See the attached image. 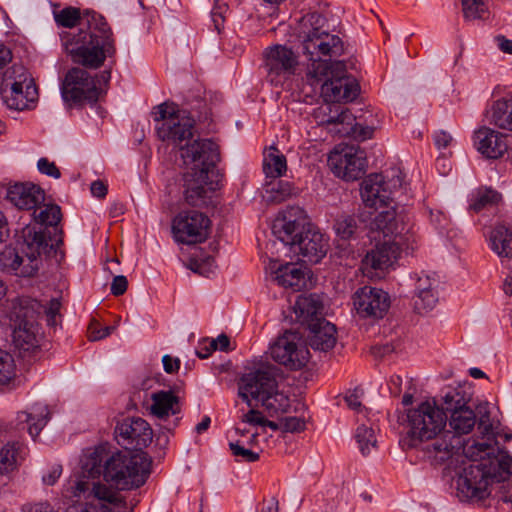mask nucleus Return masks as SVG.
Returning <instances> with one entry per match:
<instances>
[{
  "instance_id": "f257e3e1",
  "label": "nucleus",
  "mask_w": 512,
  "mask_h": 512,
  "mask_svg": "<svg viewBox=\"0 0 512 512\" xmlns=\"http://www.w3.org/2000/svg\"><path fill=\"white\" fill-rule=\"evenodd\" d=\"M53 15L58 26L73 28L81 23L87 26V30L80 29L77 33L65 31L60 34L62 47L74 63L97 69L106 58L115 56L113 31L102 15L86 11L81 16L80 10L71 6L54 11Z\"/></svg>"
},
{
  "instance_id": "f03ea898",
  "label": "nucleus",
  "mask_w": 512,
  "mask_h": 512,
  "mask_svg": "<svg viewBox=\"0 0 512 512\" xmlns=\"http://www.w3.org/2000/svg\"><path fill=\"white\" fill-rule=\"evenodd\" d=\"M150 466L151 459L144 452L119 451L109 455L99 447L82 460L80 474L70 479L66 492L80 498L101 475L119 490L139 488L149 477Z\"/></svg>"
},
{
  "instance_id": "7ed1b4c3",
  "label": "nucleus",
  "mask_w": 512,
  "mask_h": 512,
  "mask_svg": "<svg viewBox=\"0 0 512 512\" xmlns=\"http://www.w3.org/2000/svg\"><path fill=\"white\" fill-rule=\"evenodd\" d=\"M496 449L492 443L475 442L468 447L467 455L479 459L462 468L456 478L457 497L461 501L480 502L486 499L493 482L507 480L512 474V456L505 450Z\"/></svg>"
},
{
  "instance_id": "20e7f679",
  "label": "nucleus",
  "mask_w": 512,
  "mask_h": 512,
  "mask_svg": "<svg viewBox=\"0 0 512 512\" xmlns=\"http://www.w3.org/2000/svg\"><path fill=\"white\" fill-rule=\"evenodd\" d=\"M272 231L304 263H319L328 251V239L308 221L301 207L284 210L274 220Z\"/></svg>"
},
{
  "instance_id": "39448f33",
  "label": "nucleus",
  "mask_w": 512,
  "mask_h": 512,
  "mask_svg": "<svg viewBox=\"0 0 512 512\" xmlns=\"http://www.w3.org/2000/svg\"><path fill=\"white\" fill-rule=\"evenodd\" d=\"M218 146L212 140H198L182 152V160L190 169L184 174V199L188 205H208L213 188L208 186L209 172L219 161Z\"/></svg>"
},
{
  "instance_id": "423d86ee",
  "label": "nucleus",
  "mask_w": 512,
  "mask_h": 512,
  "mask_svg": "<svg viewBox=\"0 0 512 512\" xmlns=\"http://www.w3.org/2000/svg\"><path fill=\"white\" fill-rule=\"evenodd\" d=\"M307 83L320 94L326 103L353 101L359 93L356 80L347 75L343 61L315 62L308 64L306 72Z\"/></svg>"
},
{
  "instance_id": "0eeeda50",
  "label": "nucleus",
  "mask_w": 512,
  "mask_h": 512,
  "mask_svg": "<svg viewBox=\"0 0 512 512\" xmlns=\"http://www.w3.org/2000/svg\"><path fill=\"white\" fill-rule=\"evenodd\" d=\"M198 108H203L204 111H196L192 109L187 112L186 110L176 109L173 103H163L157 106V111L154 113V120L159 124L156 127L157 135L162 141L169 142L180 150V157L186 148H190L195 141L189 142L193 136V128L196 118L199 121H207L210 118L209 110L206 104L199 101Z\"/></svg>"
},
{
  "instance_id": "6e6552de",
  "label": "nucleus",
  "mask_w": 512,
  "mask_h": 512,
  "mask_svg": "<svg viewBox=\"0 0 512 512\" xmlns=\"http://www.w3.org/2000/svg\"><path fill=\"white\" fill-rule=\"evenodd\" d=\"M23 241L16 246H6L0 252V270L22 277L32 276L36 270V260L41 253L46 252L48 241L42 231L30 224L22 229Z\"/></svg>"
},
{
  "instance_id": "1a4fd4ad",
  "label": "nucleus",
  "mask_w": 512,
  "mask_h": 512,
  "mask_svg": "<svg viewBox=\"0 0 512 512\" xmlns=\"http://www.w3.org/2000/svg\"><path fill=\"white\" fill-rule=\"evenodd\" d=\"M401 423L405 431L403 445L417 448L421 443L444 432L447 415L435 400H427L407 409Z\"/></svg>"
},
{
  "instance_id": "9d476101",
  "label": "nucleus",
  "mask_w": 512,
  "mask_h": 512,
  "mask_svg": "<svg viewBox=\"0 0 512 512\" xmlns=\"http://www.w3.org/2000/svg\"><path fill=\"white\" fill-rule=\"evenodd\" d=\"M1 95L8 108L24 110L37 97V88L31 74L23 65L14 64L5 70Z\"/></svg>"
},
{
  "instance_id": "9b49d317",
  "label": "nucleus",
  "mask_w": 512,
  "mask_h": 512,
  "mask_svg": "<svg viewBox=\"0 0 512 512\" xmlns=\"http://www.w3.org/2000/svg\"><path fill=\"white\" fill-rule=\"evenodd\" d=\"M279 368L270 363L261 364L243 374L238 381V396L249 406H259L277 386Z\"/></svg>"
},
{
  "instance_id": "f8f14e48",
  "label": "nucleus",
  "mask_w": 512,
  "mask_h": 512,
  "mask_svg": "<svg viewBox=\"0 0 512 512\" xmlns=\"http://www.w3.org/2000/svg\"><path fill=\"white\" fill-rule=\"evenodd\" d=\"M371 229L381 232L384 238L405 245L406 250L414 251L417 248L410 218L403 211L398 214L394 207L379 212L371 222Z\"/></svg>"
},
{
  "instance_id": "ddd939ff",
  "label": "nucleus",
  "mask_w": 512,
  "mask_h": 512,
  "mask_svg": "<svg viewBox=\"0 0 512 512\" xmlns=\"http://www.w3.org/2000/svg\"><path fill=\"white\" fill-rule=\"evenodd\" d=\"M271 358L289 370L306 366L310 352L304 338L295 331H285L269 348Z\"/></svg>"
},
{
  "instance_id": "4468645a",
  "label": "nucleus",
  "mask_w": 512,
  "mask_h": 512,
  "mask_svg": "<svg viewBox=\"0 0 512 512\" xmlns=\"http://www.w3.org/2000/svg\"><path fill=\"white\" fill-rule=\"evenodd\" d=\"M210 219L202 212H179L172 220V234L176 242L192 245L206 241L210 234Z\"/></svg>"
},
{
  "instance_id": "2eb2a0df",
  "label": "nucleus",
  "mask_w": 512,
  "mask_h": 512,
  "mask_svg": "<svg viewBox=\"0 0 512 512\" xmlns=\"http://www.w3.org/2000/svg\"><path fill=\"white\" fill-rule=\"evenodd\" d=\"M103 89L97 86L96 80L83 68L70 69L61 86V94L66 102L75 104L96 103Z\"/></svg>"
},
{
  "instance_id": "dca6fc26",
  "label": "nucleus",
  "mask_w": 512,
  "mask_h": 512,
  "mask_svg": "<svg viewBox=\"0 0 512 512\" xmlns=\"http://www.w3.org/2000/svg\"><path fill=\"white\" fill-rule=\"evenodd\" d=\"M328 165L332 172L345 181L361 178L367 167L366 153L360 147L345 146L330 153Z\"/></svg>"
},
{
  "instance_id": "f3484780",
  "label": "nucleus",
  "mask_w": 512,
  "mask_h": 512,
  "mask_svg": "<svg viewBox=\"0 0 512 512\" xmlns=\"http://www.w3.org/2000/svg\"><path fill=\"white\" fill-rule=\"evenodd\" d=\"M115 435L118 443L124 446L126 451L142 452V449L152 442L153 430L146 420L140 417H127L117 423Z\"/></svg>"
},
{
  "instance_id": "a211bd4d",
  "label": "nucleus",
  "mask_w": 512,
  "mask_h": 512,
  "mask_svg": "<svg viewBox=\"0 0 512 512\" xmlns=\"http://www.w3.org/2000/svg\"><path fill=\"white\" fill-rule=\"evenodd\" d=\"M264 68L272 83H279L295 73L298 57L291 48L276 44L263 52Z\"/></svg>"
},
{
  "instance_id": "6ab92c4d",
  "label": "nucleus",
  "mask_w": 512,
  "mask_h": 512,
  "mask_svg": "<svg viewBox=\"0 0 512 512\" xmlns=\"http://www.w3.org/2000/svg\"><path fill=\"white\" fill-rule=\"evenodd\" d=\"M15 326L12 333V341L16 350L23 357L35 352L39 348L41 332L33 314L21 307L16 315Z\"/></svg>"
},
{
  "instance_id": "aec40b11",
  "label": "nucleus",
  "mask_w": 512,
  "mask_h": 512,
  "mask_svg": "<svg viewBox=\"0 0 512 512\" xmlns=\"http://www.w3.org/2000/svg\"><path fill=\"white\" fill-rule=\"evenodd\" d=\"M304 53L309 56L310 64L315 62H329L322 60L321 56H340L343 53V43L336 35H331L320 28H313L303 41Z\"/></svg>"
},
{
  "instance_id": "412c9836",
  "label": "nucleus",
  "mask_w": 512,
  "mask_h": 512,
  "mask_svg": "<svg viewBox=\"0 0 512 512\" xmlns=\"http://www.w3.org/2000/svg\"><path fill=\"white\" fill-rule=\"evenodd\" d=\"M353 304L362 317L382 318L389 309L390 298L382 289L364 286L354 293Z\"/></svg>"
},
{
  "instance_id": "4be33fe9",
  "label": "nucleus",
  "mask_w": 512,
  "mask_h": 512,
  "mask_svg": "<svg viewBox=\"0 0 512 512\" xmlns=\"http://www.w3.org/2000/svg\"><path fill=\"white\" fill-rule=\"evenodd\" d=\"M93 496V501L85 504L75 505L69 508L68 512H110L107 505L103 502L117 506L124 505L125 502L121 495L99 482H91L90 490L83 496Z\"/></svg>"
},
{
  "instance_id": "5701e85b",
  "label": "nucleus",
  "mask_w": 512,
  "mask_h": 512,
  "mask_svg": "<svg viewBox=\"0 0 512 512\" xmlns=\"http://www.w3.org/2000/svg\"><path fill=\"white\" fill-rule=\"evenodd\" d=\"M400 250H405V245H399V242L391 239L378 241L374 248L368 251L362 260L364 270L383 271L392 265L393 261L399 255Z\"/></svg>"
},
{
  "instance_id": "b1692460",
  "label": "nucleus",
  "mask_w": 512,
  "mask_h": 512,
  "mask_svg": "<svg viewBox=\"0 0 512 512\" xmlns=\"http://www.w3.org/2000/svg\"><path fill=\"white\" fill-rule=\"evenodd\" d=\"M450 433V431L444 430L441 434L418 446L421 448L423 457L432 465H441L446 462L453 456L457 446L460 445V441L458 440L455 443V439L450 436Z\"/></svg>"
},
{
  "instance_id": "393cba45",
  "label": "nucleus",
  "mask_w": 512,
  "mask_h": 512,
  "mask_svg": "<svg viewBox=\"0 0 512 512\" xmlns=\"http://www.w3.org/2000/svg\"><path fill=\"white\" fill-rule=\"evenodd\" d=\"M474 141L477 150L489 159L502 157L508 149L506 136L486 126L474 132Z\"/></svg>"
},
{
  "instance_id": "a878e982",
  "label": "nucleus",
  "mask_w": 512,
  "mask_h": 512,
  "mask_svg": "<svg viewBox=\"0 0 512 512\" xmlns=\"http://www.w3.org/2000/svg\"><path fill=\"white\" fill-rule=\"evenodd\" d=\"M6 197L19 209L34 210L44 202L45 194L33 183H16L8 188Z\"/></svg>"
},
{
  "instance_id": "bb28decb",
  "label": "nucleus",
  "mask_w": 512,
  "mask_h": 512,
  "mask_svg": "<svg viewBox=\"0 0 512 512\" xmlns=\"http://www.w3.org/2000/svg\"><path fill=\"white\" fill-rule=\"evenodd\" d=\"M391 190L382 174H371L361 183L360 194L363 202L370 207L388 205Z\"/></svg>"
},
{
  "instance_id": "cd10ccee",
  "label": "nucleus",
  "mask_w": 512,
  "mask_h": 512,
  "mask_svg": "<svg viewBox=\"0 0 512 512\" xmlns=\"http://www.w3.org/2000/svg\"><path fill=\"white\" fill-rule=\"evenodd\" d=\"M149 412L159 420H166L181 412L180 398L174 389L155 391L150 396Z\"/></svg>"
},
{
  "instance_id": "c85d7f7f",
  "label": "nucleus",
  "mask_w": 512,
  "mask_h": 512,
  "mask_svg": "<svg viewBox=\"0 0 512 512\" xmlns=\"http://www.w3.org/2000/svg\"><path fill=\"white\" fill-rule=\"evenodd\" d=\"M273 281L285 288L301 290L306 286V273L294 263L280 265L277 262L270 264Z\"/></svg>"
},
{
  "instance_id": "c756f323",
  "label": "nucleus",
  "mask_w": 512,
  "mask_h": 512,
  "mask_svg": "<svg viewBox=\"0 0 512 512\" xmlns=\"http://www.w3.org/2000/svg\"><path fill=\"white\" fill-rule=\"evenodd\" d=\"M50 419V411L46 405L35 404L31 412H19L17 415L18 430H26L35 439Z\"/></svg>"
},
{
  "instance_id": "7c9ffc66",
  "label": "nucleus",
  "mask_w": 512,
  "mask_h": 512,
  "mask_svg": "<svg viewBox=\"0 0 512 512\" xmlns=\"http://www.w3.org/2000/svg\"><path fill=\"white\" fill-rule=\"evenodd\" d=\"M309 328V345L314 350L328 351L336 343V327L325 319L314 321Z\"/></svg>"
},
{
  "instance_id": "2f4dec72",
  "label": "nucleus",
  "mask_w": 512,
  "mask_h": 512,
  "mask_svg": "<svg viewBox=\"0 0 512 512\" xmlns=\"http://www.w3.org/2000/svg\"><path fill=\"white\" fill-rule=\"evenodd\" d=\"M294 311L299 322L310 327L314 321L324 319L322 317L323 304L317 294L298 296Z\"/></svg>"
},
{
  "instance_id": "473e14b6",
  "label": "nucleus",
  "mask_w": 512,
  "mask_h": 512,
  "mask_svg": "<svg viewBox=\"0 0 512 512\" xmlns=\"http://www.w3.org/2000/svg\"><path fill=\"white\" fill-rule=\"evenodd\" d=\"M313 117L317 123L321 125H350L352 121L355 120L354 115L348 109L341 106H334L331 103H326L315 109Z\"/></svg>"
},
{
  "instance_id": "72a5a7b5",
  "label": "nucleus",
  "mask_w": 512,
  "mask_h": 512,
  "mask_svg": "<svg viewBox=\"0 0 512 512\" xmlns=\"http://www.w3.org/2000/svg\"><path fill=\"white\" fill-rule=\"evenodd\" d=\"M24 445L19 441L9 440L0 449V474L8 475L21 464L23 460Z\"/></svg>"
},
{
  "instance_id": "f704fd0d",
  "label": "nucleus",
  "mask_w": 512,
  "mask_h": 512,
  "mask_svg": "<svg viewBox=\"0 0 512 512\" xmlns=\"http://www.w3.org/2000/svg\"><path fill=\"white\" fill-rule=\"evenodd\" d=\"M490 124L499 129L512 131V99L495 101L486 114Z\"/></svg>"
},
{
  "instance_id": "c9c22d12",
  "label": "nucleus",
  "mask_w": 512,
  "mask_h": 512,
  "mask_svg": "<svg viewBox=\"0 0 512 512\" xmlns=\"http://www.w3.org/2000/svg\"><path fill=\"white\" fill-rule=\"evenodd\" d=\"M491 249L500 257H512V230L502 223L497 224L490 234Z\"/></svg>"
},
{
  "instance_id": "e433bc0d",
  "label": "nucleus",
  "mask_w": 512,
  "mask_h": 512,
  "mask_svg": "<svg viewBox=\"0 0 512 512\" xmlns=\"http://www.w3.org/2000/svg\"><path fill=\"white\" fill-rule=\"evenodd\" d=\"M448 425L455 436L469 434L476 424L475 412L470 408H464L452 412L449 419L447 418Z\"/></svg>"
},
{
  "instance_id": "4c0bfd02",
  "label": "nucleus",
  "mask_w": 512,
  "mask_h": 512,
  "mask_svg": "<svg viewBox=\"0 0 512 512\" xmlns=\"http://www.w3.org/2000/svg\"><path fill=\"white\" fill-rule=\"evenodd\" d=\"M287 170L286 158L276 148L271 147L263 160V171L266 177H281Z\"/></svg>"
},
{
  "instance_id": "58836bf2",
  "label": "nucleus",
  "mask_w": 512,
  "mask_h": 512,
  "mask_svg": "<svg viewBox=\"0 0 512 512\" xmlns=\"http://www.w3.org/2000/svg\"><path fill=\"white\" fill-rule=\"evenodd\" d=\"M469 398L467 397L465 391L461 388H448L445 394L442 396L441 409L446 413L449 412L450 415L452 412L464 408H468L467 402Z\"/></svg>"
},
{
  "instance_id": "ea45409f",
  "label": "nucleus",
  "mask_w": 512,
  "mask_h": 512,
  "mask_svg": "<svg viewBox=\"0 0 512 512\" xmlns=\"http://www.w3.org/2000/svg\"><path fill=\"white\" fill-rule=\"evenodd\" d=\"M260 405L273 415L287 412L290 407V400L286 394L278 391L277 385L269 392Z\"/></svg>"
},
{
  "instance_id": "a19ab883",
  "label": "nucleus",
  "mask_w": 512,
  "mask_h": 512,
  "mask_svg": "<svg viewBox=\"0 0 512 512\" xmlns=\"http://www.w3.org/2000/svg\"><path fill=\"white\" fill-rule=\"evenodd\" d=\"M30 216L35 220L36 223L47 226H56L62 217L61 209L56 204H47L40 207L39 213L34 209Z\"/></svg>"
},
{
  "instance_id": "79ce46f5",
  "label": "nucleus",
  "mask_w": 512,
  "mask_h": 512,
  "mask_svg": "<svg viewBox=\"0 0 512 512\" xmlns=\"http://www.w3.org/2000/svg\"><path fill=\"white\" fill-rule=\"evenodd\" d=\"M355 438L362 455L366 456L376 448L377 439L374 430L366 425H360L356 429Z\"/></svg>"
},
{
  "instance_id": "37998d69",
  "label": "nucleus",
  "mask_w": 512,
  "mask_h": 512,
  "mask_svg": "<svg viewBox=\"0 0 512 512\" xmlns=\"http://www.w3.org/2000/svg\"><path fill=\"white\" fill-rule=\"evenodd\" d=\"M438 302L437 290H430L414 294V308L422 314L431 311Z\"/></svg>"
},
{
  "instance_id": "c03bdc74",
  "label": "nucleus",
  "mask_w": 512,
  "mask_h": 512,
  "mask_svg": "<svg viewBox=\"0 0 512 512\" xmlns=\"http://www.w3.org/2000/svg\"><path fill=\"white\" fill-rule=\"evenodd\" d=\"M334 229L338 237L348 240L357 229L356 219L350 215H341L335 220Z\"/></svg>"
},
{
  "instance_id": "a18cd8bd",
  "label": "nucleus",
  "mask_w": 512,
  "mask_h": 512,
  "mask_svg": "<svg viewBox=\"0 0 512 512\" xmlns=\"http://www.w3.org/2000/svg\"><path fill=\"white\" fill-rule=\"evenodd\" d=\"M16 375V365L11 354L0 350V385H6Z\"/></svg>"
},
{
  "instance_id": "49530a36",
  "label": "nucleus",
  "mask_w": 512,
  "mask_h": 512,
  "mask_svg": "<svg viewBox=\"0 0 512 512\" xmlns=\"http://www.w3.org/2000/svg\"><path fill=\"white\" fill-rule=\"evenodd\" d=\"M466 20L484 19L487 13L485 0H461Z\"/></svg>"
},
{
  "instance_id": "de8ad7c7",
  "label": "nucleus",
  "mask_w": 512,
  "mask_h": 512,
  "mask_svg": "<svg viewBox=\"0 0 512 512\" xmlns=\"http://www.w3.org/2000/svg\"><path fill=\"white\" fill-rule=\"evenodd\" d=\"M229 447L237 461L256 462L259 459V454L245 446V442L242 439L231 441Z\"/></svg>"
},
{
  "instance_id": "09e8293b",
  "label": "nucleus",
  "mask_w": 512,
  "mask_h": 512,
  "mask_svg": "<svg viewBox=\"0 0 512 512\" xmlns=\"http://www.w3.org/2000/svg\"><path fill=\"white\" fill-rule=\"evenodd\" d=\"M374 128L371 126H363L359 123L352 121L350 125H343L339 129L341 135H353V137L359 141L370 139L373 136Z\"/></svg>"
},
{
  "instance_id": "8fccbe9b",
  "label": "nucleus",
  "mask_w": 512,
  "mask_h": 512,
  "mask_svg": "<svg viewBox=\"0 0 512 512\" xmlns=\"http://www.w3.org/2000/svg\"><path fill=\"white\" fill-rule=\"evenodd\" d=\"M500 199L501 195L498 192L486 189L478 193L470 208L475 212H479L486 206L497 203Z\"/></svg>"
},
{
  "instance_id": "3c124183",
  "label": "nucleus",
  "mask_w": 512,
  "mask_h": 512,
  "mask_svg": "<svg viewBox=\"0 0 512 512\" xmlns=\"http://www.w3.org/2000/svg\"><path fill=\"white\" fill-rule=\"evenodd\" d=\"M293 188L289 182L279 181L276 185H273L271 189L266 190L270 194L268 201L271 202H282L287 197L292 195Z\"/></svg>"
},
{
  "instance_id": "603ef678",
  "label": "nucleus",
  "mask_w": 512,
  "mask_h": 512,
  "mask_svg": "<svg viewBox=\"0 0 512 512\" xmlns=\"http://www.w3.org/2000/svg\"><path fill=\"white\" fill-rule=\"evenodd\" d=\"M413 279L415 281L414 294L435 290L437 288L436 278L424 272L415 273Z\"/></svg>"
},
{
  "instance_id": "864d4df0",
  "label": "nucleus",
  "mask_w": 512,
  "mask_h": 512,
  "mask_svg": "<svg viewBox=\"0 0 512 512\" xmlns=\"http://www.w3.org/2000/svg\"><path fill=\"white\" fill-rule=\"evenodd\" d=\"M306 429V419L304 416H286L282 417V432L300 433Z\"/></svg>"
},
{
  "instance_id": "5fc2aeb1",
  "label": "nucleus",
  "mask_w": 512,
  "mask_h": 512,
  "mask_svg": "<svg viewBox=\"0 0 512 512\" xmlns=\"http://www.w3.org/2000/svg\"><path fill=\"white\" fill-rule=\"evenodd\" d=\"M63 468L60 464H52L49 465L42 472L41 480L42 483L46 486H53L56 484L60 476L62 475Z\"/></svg>"
},
{
  "instance_id": "6e6d98bb",
  "label": "nucleus",
  "mask_w": 512,
  "mask_h": 512,
  "mask_svg": "<svg viewBox=\"0 0 512 512\" xmlns=\"http://www.w3.org/2000/svg\"><path fill=\"white\" fill-rule=\"evenodd\" d=\"M60 308L61 302L59 298H52L47 307H45L44 312L49 326L55 327L57 325L56 316L59 314Z\"/></svg>"
},
{
  "instance_id": "4d7b16f0",
  "label": "nucleus",
  "mask_w": 512,
  "mask_h": 512,
  "mask_svg": "<svg viewBox=\"0 0 512 512\" xmlns=\"http://www.w3.org/2000/svg\"><path fill=\"white\" fill-rule=\"evenodd\" d=\"M38 170L47 176L55 179L60 178L61 173L54 162H50L47 158H40L37 162Z\"/></svg>"
},
{
  "instance_id": "13d9d810",
  "label": "nucleus",
  "mask_w": 512,
  "mask_h": 512,
  "mask_svg": "<svg viewBox=\"0 0 512 512\" xmlns=\"http://www.w3.org/2000/svg\"><path fill=\"white\" fill-rule=\"evenodd\" d=\"M114 328L111 326H106L104 328H99V324L96 320H93L89 325V338L91 341H97L103 339L110 335L111 331Z\"/></svg>"
},
{
  "instance_id": "bf43d9fd",
  "label": "nucleus",
  "mask_w": 512,
  "mask_h": 512,
  "mask_svg": "<svg viewBox=\"0 0 512 512\" xmlns=\"http://www.w3.org/2000/svg\"><path fill=\"white\" fill-rule=\"evenodd\" d=\"M362 395L363 391L361 389L356 388L353 391L347 393L344 399L350 409L360 411L362 407L360 398Z\"/></svg>"
},
{
  "instance_id": "052dcab7",
  "label": "nucleus",
  "mask_w": 512,
  "mask_h": 512,
  "mask_svg": "<svg viewBox=\"0 0 512 512\" xmlns=\"http://www.w3.org/2000/svg\"><path fill=\"white\" fill-rule=\"evenodd\" d=\"M128 287V281L127 278L123 275H117L113 278V281L111 283V294L114 296H120L123 295Z\"/></svg>"
},
{
  "instance_id": "680f3d73",
  "label": "nucleus",
  "mask_w": 512,
  "mask_h": 512,
  "mask_svg": "<svg viewBox=\"0 0 512 512\" xmlns=\"http://www.w3.org/2000/svg\"><path fill=\"white\" fill-rule=\"evenodd\" d=\"M227 10V6L223 4L222 6L214 7L211 11V19L214 24L215 30L219 33L223 28V24L225 21L224 12Z\"/></svg>"
},
{
  "instance_id": "e2e57ef3",
  "label": "nucleus",
  "mask_w": 512,
  "mask_h": 512,
  "mask_svg": "<svg viewBox=\"0 0 512 512\" xmlns=\"http://www.w3.org/2000/svg\"><path fill=\"white\" fill-rule=\"evenodd\" d=\"M257 406L251 407V409L242 415L241 421L243 423H248L250 425H259L262 426L264 423V417L261 413L256 409Z\"/></svg>"
},
{
  "instance_id": "0e129e2a",
  "label": "nucleus",
  "mask_w": 512,
  "mask_h": 512,
  "mask_svg": "<svg viewBox=\"0 0 512 512\" xmlns=\"http://www.w3.org/2000/svg\"><path fill=\"white\" fill-rule=\"evenodd\" d=\"M163 367L166 373H174L177 372L180 368V359L173 358L170 355H164L162 358Z\"/></svg>"
},
{
  "instance_id": "69168bd1",
  "label": "nucleus",
  "mask_w": 512,
  "mask_h": 512,
  "mask_svg": "<svg viewBox=\"0 0 512 512\" xmlns=\"http://www.w3.org/2000/svg\"><path fill=\"white\" fill-rule=\"evenodd\" d=\"M91 193L94 197L104 198L107 195V186L101 180H96L92 182L90 187Z\"/></svg>"
},
{
  "instance_id": "338daca9",
  "label": "nucleus",
  "mask_w": 512,
  "mask_h": 512,
  "mask_svg": "<svg viewBox=\"0 0 512 512\" xmlns=\"http://www.w3.org/2000/svg\"><path fill=\"white\" fill-rule=\"evenodd\" d=\"M24 512H53V508L47 502L36 503L33 505H25Z\"/></svg>"
},
{
  "instance_id": "774afa93",
  "label": "nucleus",
  "mask_w": 512,
  "mask_h": 512,
  "mask_svg": "<svg viewBox=\"0 0 512 512\" xmlns=\"http://www.w3.org/2000/svg\"><path fill=\"white\" fill-rule=\"evenodd\" d=\"M495 41L497 43L498 48L507 54H512V40L507 39L503 35H498L495 37Z\"/></svg>"
}]
</instances>
